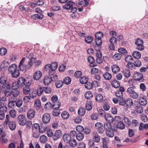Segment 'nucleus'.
I'll return each instance as SVG.
<instances>
[{
  "label": "nucleus",
  "mask_w": 148,
  "mask_h": 148,
  "mask_svg": "<svg viewBox=\"0 0 148 148\" xmlns=\"http://www.w3.org/2000/svg\"><path fill=\"white\" fill-rule=\"evenodd\" d=\"M1 137H0V142L3 144L6 143L8 141V139L5 138H3L5 136V134L3 133L1 135Z\"/></svg>",
  "instance_id": "obj_34"
},
{
  "label": "nucleus",
  "mask_w": 148,
  "mask_h": 148,
  "mask_svg": "<svg viewBox=\"0 0 148 148\" xmlns=\"http://www.w3.org/2000/svg\"><path fill=\"white\" fill-rule=\"evenodd\" d=\"M34 106L36 107V109H39L41 106V104L40 100L38 99H36L35 101Z\"/></svg>",
  "instance_id": "obj_33"
},
{
  "label": "nucleus",
  "mask_w": 148,
  "mask_h": 148,
  "mask_svg": "<svg viewBox=\"0 0 148 148\" xmlns=\"http://www.w3.org/2000/svg\"><path fill=\"white\" fill-rule=\"evenodd\" d=\"M75 2L71 1H68L66 4L63 5V8L67 10H70L73 7L75 6Z\"/></svg>",
  "instance_id": "obj_8"
},
{
  "label": "nucleus",
  "mask_w": 148,
  "mask_h": 148,
  "mask_svg": "<svg viewBox=\"0 0 148 148\" xmlns=\"http://www.w3.org/2000/svg\"><path fill=\"white\" fill-rule=\"evenodd\" d=\"M17 121L19 124L22 126L24 125L26 123V119L24 115L20 114L17 118Z\"/></svg>",
  "instance_id": "obj_7"
},
{
  "label": "nucleus",
  "mask_w": 148,
  "mask_h": 148,
  "mask_svg": "<svg viewBox=\"0 0 148 148\" xmlns=\"http://www.w3.org/2000/svg\"><path fill=\"white\" fill-rule=\"evenodd\" d=\"M35 112L34 110H30L27 112V116L28 119H31L33 118L35 116Z\"/></svg>",
  "instance_id": "obj_15"
},
{
  "label": "nucleus",
  "mask_w": 148,
  "mask_h": 148,
  "mask_svg": "<svg viewBox=\"0 0 148 148\" xmlns=\"http://www.w3.org/2000/svg\"><path fill=\"white\" fill-rule=\"evenodd\" d=\"M68 143L72 147H75L77 145L76 140L73 138H72L70 141Z\"/></svg>",
  "instance_id": "obj_52"
},
{
  "label": "nucleus",
  "mask_w": 148,
  "mask_h": 148,
  "mask_svg": "<svg viewBox=\"0 0 148 148\" xmlns=\"http://www.w3.org/2000/svg\"><path fill=\"white\" fill-rule=\"evenodd\" d=\"M139 103L142 106H145L147 104V102L146 99L144 97H140L138 98Z\"/></svg>",
  "instance_id": "obj_17"
},
{
  "label": "nucleus",
  "mask_w": 148,
  "mask_h": 148,
  "mask_svg": "<svg viewBox=\"0 0 148 148\" xmlns=\"http://www.w3.org/2000/svg\"><path fill=\"white\" fill-rule=\"evenodd\" d=\"M50 65L51 67V71H55V70L57 68L58 64L56 62H53L51 64H50Z\"/></svg>",
  "instance_id": "obj_39"
},
{
  "label": "nucleus",
  "mask_w": 148,
  "mask_h": 148,
  "mask_svg": "<svg viewBox=\"0 0 148 148\" xmlns=\"http://www.w3.org/2000/svg\"><path fill=\"white\" fill-rule=\"evenodd\" d=\"M129 95L130 97L134 99H136L138 97V94L135 91Z\"/></svg>",
  "instance_id": "obj_63"
},
{
  "label": "nucleus",
  "mask_w": 148,
  "mask_h": 148,
  "mask_svg": "<svg viewBox=\"0 0 148 148\" xmlns=\"http://www.w3.org/2000/svg\"><path fill=\"white\" fill-rule=\"evenodd\" d=\"M135 44L137 45L136 47L137 49L142 51L144 49V47L143 45V40L140 38H138L135 41Z\"/></svg>",
  "instance_id": "obj_6"
},
{
  "label": "nucleus",
  "mask_w": 148,
  "mask_h": 148,
  "mask_svg": "<svg viewBox=\"0 0 148 148\" xmlns=\"http://www.w3.org/2000/svg\"><path fill=\"white\" fill-rule=\"evenodd\" d=\"M77 139L79 141H81L83 140L84 137V135L82 133H79L76 135Z\"/></svg>",
  "instance_id": "obj_40"
},
{
  "label": "nucleus",
  "mask_w": 148,
  "mask_h": 148,
  "mask_svg": "<svg viewBox=\"0 0 148 148\" xmlns=\"http://www.w3.org/2000/svg\"><path fill=\"white\" fill-rule=\"evenodd\" d=\"M32 17L35 19H42L43 17V15L41 13H39L38 14L33 15L32 16Z\"/></svg>",
  "instance_id": "obj_35"
},
{
  "label": "nucleus",
  "mask_w": 148,
  "mask_h": 148,
  "mask_svg": "<svg viewBox=\"0 0 148 148\" xmlns=\"http://www.w3.org/2000/svg\"><path fill=\"white\" fill-rule=\"evenodd\" d=\"M11 118L9 115H6L5 116V121L4 122L3 125L5 127H7L8 124H9L11 122L10 121Z\"/></svg>",
  "instance_id": "obj_21"
},
{
  "label": "nucleus",
  "mask_w": 148,
  "mask_h": 148,
  "mask_svg": "<svg viewBox=\"0 0 148 148\" xmlns=\"http://www.w3.org/2000/svg\"><path fill=\"white\" fill-rule=\"evenodd\" d=\"M43 82L44 83L45 85H48L51 83V79L50 77H46L44 79Z\"/></svg>",
  "instance_id": "obj_32"
},
{
  "label": "nucleus",
  "mask_w": 148,
  "mask_h": 148,
  "mask_svg": "<svg viewBox=\"0 0 148 148\" xmlns=\"http://www.w3.org/2000/svg\"><path fill=\"white\" fill-rule=\"evenodd\" d=\"M93 38L91 36H88L85 38V42L88 43H90L92 41Z\"/></svg>",
  "instance_id": "obj_57"
},
{
  "label": "nucleus",
  "mask_w": 148,
  "mask_h": 148,
  "mask_svg": "<svg viewBox=\"0 0 148 148\" xmlns=\"http://www.w3.org/2000/svg\"><path fill=\"white\" fill-rule=\"evenodd\" d=\"M112 85L114 87L118 88L119 87L120 83L116 79H114L112 82Z\"/></svg>",
  "instance_id": "obj_30"
},
{
  "label": "nucleus",
  "mask_w": 148,
  "mask_h": 148,
  "mask_svg": "<svg viewBox=\"0 0 148 148\" xmlns=\"http://www.w3.org/2000/svg\"><path fill=\"white\" fill-rule=\"evenodd\" d=\"M117 130V128L120 130L123 129L125 128V125L122 121L118 122L117 123V125H116Z\"/></svg>",
  "instance_id": "obj_28"
},
{
  "label": "nucleus",
  "mask_w": 148,
  "mask_h": 148,
  "mask_svg": "<svg viewBox=\"0 0 148 148\" xmlns=\"http://www.w3.org/2000/svg\"><path fill=\"white\" fill-rule=\"evenodd\" d=\"M63 82L60 80H58L56 82V86L57 88H59L61 87L63 85Z\"/></svg>",
  "instance_id": "obj_49"
},
{
  "label": "nucleus",
  "mask_w": 148,
  "mask_h": 148,
  "mask_svg": "<svg viewBox=\"0 0 148 148\" xmlns=\"http://www.w3.org/2000/svg\"><path fill=\"white\" fill-rule=\"evenodd\" d=\"M30 55L31 57V59L29 60L28 63L26 65H25L24 63L25 58L24 57H23L22 58L18 66V68L20 71H23L27 69H29L31 67L33 63L36 61V59L32 57L33 54H30Z\"/></svg>",
  "instance_id": "obj_1"
},
{
  "label": "nucleus",
  "mask_w": 148,
  "mask_h": 148,
  "mask_svg": "<svg viewBox=\"0 0 148 148\" xmlns=\"http://www.w3.org/2000/svg\"><path fill=\"white\" fill-rule=\"evenodd\" d=\"M112 69L114 73H117L120 71V68L117 65L114 64L111 66Z\"/></svg>",
  "instance_id": "obj_23"
},
{
  "label": "nucleus",
  "mask_w": 148,
  "mask_h": 148,
  "mask_svg": "<svg viewBox=\"0 0 148 148\" xmlns=\"http://www.w3.org/2000/svg\"><path fill=\"white\" fill-rule=\"evenodd\" d=\"M96 101L98 102L101 103L102 102V95L101 94H98L96 96Z\"/></svg>",
  "instance_id": "obj_58"
},
{
  "label": "nucleus",
  "mask_w": 148,
  "mask_h": 148,
  "mask_svg": "<svg viewBox=\"0 0 148 148\" xmlns=\"http://www.w3.org/2000/svg\"><path fill=\"white\" fill-rule=\"evenodd\" d=\"M132 56L134 58L138 59L140 58L141 54L139 51H135L133 53Z\"/></svg>",
  "instance_id": "obj_29"
},
{
  "label": "nucleus",
  "mask_w": 148,
  "mask_h": 148,
  "mask_svg": "<svg viewBox=\"0 0 148 148\" xmlns=\"http://www.w3.org/2000/svg\"><path fill=\"white\" fill-rule=\"evenodd\" d=\"M11 73L12 74V76L14 78L17 77L20 74L19 71L17 69L15 70V71H14Z\"/></svg>",
  "instance_id": "obj_41"
},
{
  "label": "nucleus",
  "mask_w": 148,
  "mask_h": 148,
  "mask_svg": "<svg viewBox=\"0 0 148 148\" xmlns=\"http://www.w3.org/2000/svg\"><path fill=\"white\" fill-rule=\"evenodd\" d=\"M62 117L63 119H68L69 116V113L66 111H64L62 113Z\"/></svg>",
  "instance_id": "obj_45"
},
{
  "label": "nucleus",
  "mask_w": 148,
  "mask_h": 148,
  "mask_svg": "<svg viewBox=\"0 0 148 148\" xmlns=\"http://www.w3.org/2000/svg\"><path fill=\"white\" fill-rule=\"evenodd\" d=\"M16 106L18 107L21 106L23 104V101L21 99H18L16 101H15Z\"/></svg>",
  "instance_id": "obj_59"
},
{
  "label": "nucleus",
  "mask_w": 148,
  "mask_h": 148,
  "mask_svg": "<svg viewBox=\"0 0 148 148\" xmlns=\"http://www.w3.org/2000/svg\"><path fill=\"white\" fill-rule=\"evenodd\" d=\"M103 87L106 89L108 90L110 88V84L108 82H103Z\"/></svg>",
  "instance_id": "obj_62"
},
{
  "label": "nucleus",
  "mask_w": 148,
  "mask_h": 148,
  "mask_svg": "<svg viewBox=\"0 0 148 148\" xmlns=\"http://www.w3.org/2000/svg\"><path fill=\"white\" fill-rule=\"evenodd\" d=\"M50 119V116L49 114H45L42 116V122L45 124H47L49 122Z\"/></svg>",
  "instance_id": "obj_12"
},
{
  "label": "nucleus",
  "mask_w": 148,
  "mask_h": 148,
  "mask_svg": "<svg viewBox=\"0 0 148 148\" xmlns=\"http://www.w3.org/2000/svg\"><path fill=\"white\" fill-rule=\"evenodd\" d=\"M86 110L84 108L81 107L78 110V114L81 116H83L85 114Z\"/></svg>",
  "instance_id": "obj_31"
},
{
  "label": "nucleus",
  "mask_w": 148,
  "mask_h": 148,
  "mask_svg": "<svg viewBox=\"0 0 148 148\" xmlns=\"http://www.w3.org/2000/svg\"><path fill=\"white\" fill-rule=\"evenodd\" d=\"M143 74L142 73L139 72L135 73L134 75V78L135 79L140 81V82H143Z\"/></svg>",
  "instance_id": "obj_11"
},
{
  "label": "nucleus",
  "mask_w": 148,
  "mask_h": 148,
  "mask_svg": "<svg viewBox=\"0 0 148 148\" xmlns=\"http://www.w3.org/2000/svg\"><path fill=\"white\" fill-rule=\"evenodd\" d=\"M62 135L61 131L59 130H58L55 132L53 134V139L54 141H56L60 138Z\"/></svg>",
  "instance_id": "obj_9"
},
{
  "label": "nucleus",
  "mask_w": 148,
  "mask_h": 148,
  "mask_svg": "<svg viewBox=\"0 0 148 148\" xmlns=\"http://www.w3.org/2000/svg\"><path fill=\"white\" fill-rule=\"evenodd\" d=\"M123 73L126 77H129L130 76L131 73L129 70L127 69H125L123 71Z\"/></svg>",
  "instance_id": "obj_36"
},
{
  "label": "nucleus",
  "mask_w": 148,
  "mask_h": 148,
  "mask_svg": "<svg viewBox=\"0 0 148 148\" xmlns=\"http://www.w3.org/2000/svg\"><path fill=\"white\" fill-rule=\"evenodd\" d=\"M88 80V78L86 77H83L79 79L80 82L82 84H86Z\"/></svg>",
  "instance_id": "obj_51"
},
{
  "label": "nucleus",
  "mask_w": 148,
  "mask_h": 148,
  "mask_svg": "<svg viewBox=\"0 0 148 148\" xmlns=\"http://www.w3.org/2000/svg\"><path fill=\"white\" fill-rule=\"evenodd\" d=\"M88 145L89 148H95V143L92 140H89Z\"/></svg>",
  "instance_id": "obj_64"
},
{
  "label": "nucleus",
  "mask_w": 148,
  "mask_h": 148,
  "mask_svg": "<svg viewBox=\"0 0 148 148\" xmlns=\"http://www.w3.org/2000/svg\"><path fill=\"white\" fill-rule=\"evenodd\" d=\"M71 79L69 77H66L63 79V82L66 84H69L71 82Z\"/></svg>",
  "instance_id": "obj_47"
},
{
  "label": "nucleus",
  "mask_w": 148,
  "mask_h": 148,
  "mask_svg": "<svg viewBox=\"0 0 148 148\" xmlns=\"http://www.w3.org/2000/svg\"><path fill=\"white\" fill-rule=\"evenodd\" d=\"M133 58L131 56L127 55L125 56V61L128 63L132 62Z\"/></svg>",
  "instance_id": "obj_61"
},
{
  "label": "nucleus",
  "mask_w": 148,
  "mask_h": 148,
  "mask_svg": "<svg viewBox=\"0 0 148 148\" xmlns=\"http://www.w3.org/2000/svg\"><path fill=\"white\" fill-rule=\"evenodd\" d=\"M17 66L16 64H14L10 65L8 67V71L11 73L17 69Z\"/></svg>",
  "instance_id": "obj_25"
},
{
  "label": "nucleus",
  "mask_w": 148,
  "mask_h": 148,
  "mask_svg": "<svg viewBox=\"0 0 148 148\" xmlns=\"http://www.w3.org/2000/svg\"><path fill=\"white\" fill-rule=\"evenodd\" d=\"M17 82L18 84V86L20 87L21 86H23L27 85H30L31 84V82H29L28 80H25V78L23 77H20L19 78Z\"/></svg>",
  "instance_id": "obj_4"
},
{
  "label": "nucleus",
  "mask_w": 148,
  "mask_h": 148,
  "mask_svg": "<svg viewBox=\"0 0 148 148\" xmlns=\"http://www.w3.org/2000/svg\"><path fill=\"white\" fill-rule=\"evenodd\" d=\"M95 127L97 129L99 133H102V123L100 122H97L95 124Z\"/></svg>",
  "instance_id": "obj_22"
},
{
  "label": "nucleus",
  "mask_w": 148,
  "mask_h": 148,
  "mask_svg": "<svg viewBox=\"0 0 148 148\" xmlns=\"http://www.w3.org/2000/svg\"><path fill=\"white\" fill-rule=\"evenodd\" d=\"M135 87L134 86L132 87H129L127 90V93L129 95H130L132 93L135 91Z\"/></svg>",
  "instance_id": "obj_38"
},
{
  "label": "nucleus",
  "mask_w": 148,
  "mask_h": 148,
  "mask_svg": "<svg viewBox=\"0 0 148 148\" xmlns=\"http://www.w3.org/2000/svg\"><path fill=\"white\" fill-rule=\"evenodd\" d=\"M122 56V54L120 53H116L114 55L113 58L115 60H120Z\"/></svg>",
  "instance_id": "obj_60"
},
{
  "label": "nucleus",
  "mask_w": 148,
  "mask_h": 148,
  "mask_svg": "<svg viewBox=\"0 0 148 148\" xmlns=\"http://www.w3.org/2000/svg\"><path fill=\"white\" fill-rule=\"evenodd\" d=\"M9 64L7 61H3L1 63L0 67L1 69H3L5 70H7L8 68Z\"/></svg>",
  "instance_id": "obj_20"
},
{
  "label": "nucleus",
  "mask_w": 148,
  "mask_h": 148,
  "mask_svg": "<svg viewBox=\"0 0 148 148\" xmlns=\"http://www.w3.org/2000/svg\"><path fill=\"white\" fill-rule=\"evenodd\" d=\"M102 32H97L95 35V42L96 46L95 47L96 50H99V48H101V45L102 44Z\"/></svg>",
  "instance_id": "obj_3"
},
{
  "label": "nucleus",
  "mask_w": 148,
  "mask_h": 148,
  "mask_svg": "<svg viewBox=\"0 0 148 148\" xmlns=\"http://www.w3.org/2000/svg\"><path fill=\"white\" fill-rule=\"evenodd\" d=\"M40 127L39 124L38 123H34L32 125V131H38Z\"/></svg>",
  "instance_id": "obj_53"
},
{
  "label": "nucleus",
  "mask_w": 148,
  "mask_h": 148,
  "mask_svg": "<svg viewBox=\"0 0 148 148\" xmlns=\"http://www.w3.org/2000/svg\"><path fill=\"white\" fill-rule=\"evenodd\" d=\"M7 101L5 97H2L0 98V109L5 108L7 109L5 106V103Z\"/></svg>",
  "instance_id": "obj_13"
},
{
  "label": "nucleus",
  "mask_w": 148,
  "mask_h": 148,
  "mask_svg": "<svg viewBox=\"0 0 148 148\" xmlns=\"http://www.w3.org/2000/svg\"><path fill=\"white\" fill-rule=\"evenodd\" d=\"M7 109L5 108L0 109V120H3L5 118V113L6 112Z\"/></svg>",
  "instance_id": "obj_19"
},
{
  "label": "nucleus",
  "mask_w": 148,
  "mask_h": 148,
  "mask_svg": "<svg viewBox=\"0 0 148 148\" xmlns=\"http://www.w3.org/2000/svg\"><path fill=\"white\" fill-rule=\"evenodd\" d=\"M42 72L39 71L35 72L33 75V78L35 80H38L42 76Z\"/></svg>",
  "instance_id": "obj_14"
},
{
  "label": "nucleus",
  "mask_w": 148,
  "mask_h": 148,
  "mask_svg": "<svg viewBox=\"0 0 148 148\" xmlns=\"http://www.w3.org/2000/svg\"><path fill=\"white\" fill-rule=\"evenodd\" d=\"M7 78L6 76L2 77L0 78V83L3 84L2 87L5 88V87L8 90L11 88V86L9 84L7 83Z\"/></svg>",
  "instance_id": "obj_5"
},
{
  "label": "nucleus",
  "mask_w": 148,
  "mask_h": 148,
  "mask_svg": "<svg viewBox=\"0 0 148 148\" xmlns=\"http://www.w3.org/2000/svg\"><path fill=\"white\" fill-rule=\"evenodd\" d=\"M101 48H99V50H96L97 51L96 53V56L97 57L96 61L97 63L101 64L102 63V53L100 51Z\"/></svg>",
  "instance_id": "obj_10"
},
{
  "label": "nucleus",
  "mask_w": 148,
  "mask_h": 148,
  "mask_svg": "<svg viewBox=\"0 0 148 148\" xmlns=\"http://www.w3.org/2000/svg\"><path fill=\"white\" fill-rule=\"evenodd\" d=\"M118 51L120 54H122V55H125L127 53L126 50L123 48L119 49Z\"/></svg>",
  "instance_id": "obj_56"
},
{
  "label": "nucleus",
  "mask_w": 148,
  "mask_h": 148,
  "mask_svg": "<svg viewBox=\"0 0 148 148\" xmlns=\"http://www.w3.org/2000/svg\"><path fill=\"white\" fill-rule=\"evenodd\" d=\"M63 138L65 142L68 143L72 138L70 135L67 134H65L63 135Z\"/></svg>",
  "instance_id": "obj_16"
},
{
  "label": "nucleus",
  "mask_w": 148,
  "mask_h": 148,
  "mask_svg": "<svg viewBox=\"0 0 148 148\" xmlns=\"http://www.w3.org/2000/svg\"><path fill=\"white\" fill-rule=\"evenodd\" d=\"M103 77L105 79L109 80L111 79L112 76L110 73L108 72H106L103 75Z\"/></svg>",
  "instance_id": "obj_44"
},
{
  "label": "nucleus",
  "mask_w": 148,
  "mask_h": 148,
  "mask_svg": "<svg viewBox=\"0 0 148 148\" xmlns=\"http://www.w3.org/2000/svg\"><path fill=\"white\" fill-rule=\"evenodd\" d=\"M29 85H26L23 87V93L25 95L28 94L30 91V88L29 87Z\"/></svg>",
  "instance_id": "obj_27"
},
{
  "label": "nucleus",
  "mask_w": 148,
  "mask_h": 148,
  "mask_svg": "<svg viewBox=\"0 0 148 148\" xmlns=\"http://www.w3.org/2000/svg\"><path fill=\"white\" fill-rule=\"evenodd\" d=\"M8 125L10 129L11 130H14L16 127L15 123L13 121H11V122L8 124Z\"/></svg>",
  "instance_id": "obj_42"
},
{
  "label": "nucleus",
  "mask_w": 148,
  "mask_h": 148,
  "mask_svg": "<svg viewBox=\"0 0 148 148\" xmlns=\"http://www.w3.org/2000/svg\"><path fill=\"white\" fill-rule=\"evenodd\" d=\"M40 140L42 143H44L47 141V137L44 135H42L40 137Z\"/></svg>",
  "instance_id": "obj_50"
},
{
  "label": "nucleus",
  "mask_w": 148,
  "mask_h": 148,
  "mask_svg": "<svg viewBox=\"0 0 148 148\" xmlns=\"http://www.w3.org/2000/svg\"><path fill=\"white\" fill-rule=\"evenodd\" d=\"M104 128L107 136L110 137H112L114 136V132L117 131L116 125L114 123L111 124L110 123H106L103 125Z\"/></svg>",
  "instance_id": "obj_2"
},
{
  "label": "nucleus",
  "mask_w": 148,
  "mask_h": 148,
  "mask_svg": "<svg viewBox=\"0 0 148 148\" xmlns=\"http://www.w3.org/2000/svg\"><path fill=\"white\" fill-rule=\"evenodd\" d=\"M37 94V90H34L29 94V96L31 98H34L36 96Z\"/></svg>",
  "instance_id": "obj_54"
},
{
  "label": "nucleus",
  "mask_w": 148,
  "mask_h": 148,
  "mask_svg": "<svg viewBox=\"0 0 148 148\" xmlns=\"http://www.w3.org/2000/svg\"><path fill=\"white\" fill-rule=\"evenodd\" d=\"M93 139L95 142L96 143H98L100 141V137L97 133L94 134Z\"/></svg>",
  "instance_id": "obj_43"
},
{
  "label": "nucleus",
  "mask_w": 148,
  "mask_h": 148,
  "mask_svg": "<svg viewBox=\"0 0 148 148\" xmlns=\"http://www.w3.org/2000/svg\"><path fill=\"white\" fill-rule=\"evenodd\" d=\"M86 108L88 110H90L92 108V101H87L86 105Z\"/></svg>",
  "instance_id": "obj_37"
},
{
  "label": "nucleus",
  "mask_w": 148,
  "mask_h": 148,
  "mask_svg": "<svg viewBox=\"0 0 148 148\" xmlns=\"http://www.w3.org/2000/svg\"><path fill=\"white\" fill-rule=\"evenodd\" d=\"M104 117L106 120L109 123H111L114 121L113 118L110 115L107 114L104 115Z\"/></svg>",
  "instance_id": "obj_24"
},
{
  "label": "nucleus",
  "mask_w": 148,
  "mask_h": 148,
  "mask_svg": "<svg viewBox=\"0 0 148 148\" xmlns=\"http://www.w3.org/2000/svg\"><path fill=\"white\" fill-rule=\"evenodd\" d=\"M85 97L87 99H90L93 97L92 93L90 91L86 92L85 94Z\"/></svg>",
  "instance_id": "obj_55"
},
{
  "label": "nucleus",
  "mask_w": 148,
  "mask_h": 148,
  "mask_svg": "<svg viewBox=\"0 0 148 148\" xmlns=\"http://www.w3.org/2000/svg\"><path fill=\"white\" fill-rule=\"evenodd\" d=\"M126 103V106H132L133 105V101L131 99H127L125 100Z\"/></svg>",
  "instance_id": "obj_48"
},
{
  "label": "nucleus",
  "mask_w": 148,
  "mask_h": 148,
  "mask_svg": "<svg viewBox=\"0 0 148 148\" xmlns=\"http://www.w3.org/2000/svg\"><path fill=\"white\" fill-rule=\"evenodd\" d=\"M109 141L108 138H105L103 139V148H108V146L107 145V143Z\"/></svg>",
  "instance_id": "obj_46"
},
{
  "label": "nucleus",
  "mask_w": 148,
  "mask_h": 148,
  "mask_svg": "<svg viewBox=\"0 0 148 148\" xmlns=\"http://www.w3.org/2000/svg\"><path fill=\"white\" fill-rule=\"evenodd\" d=\"M61 105L60 103L58 101H57L52 103V108L54 110H57L59 109Z\"/></svg>",
  "instance_id": "obj_26"
},
{
  "label": "nucleus",
  "mask_w": 148,
  "mask_h": 148,
  "mask_svg": "<svg viewBox=\"0 0 148 148\" xmlns=\"http://www.w3.org/2000/svg\"><path fill=\"white\" fill-rule=\"evenodd\" d=\"M88 60L90 64L89 66L92 67H95L96 66V64L95 63V60L94 58L92 56H89L88 58Z\"/></svg>",
  "instance_id": "obj_18"
}]
</instances>
